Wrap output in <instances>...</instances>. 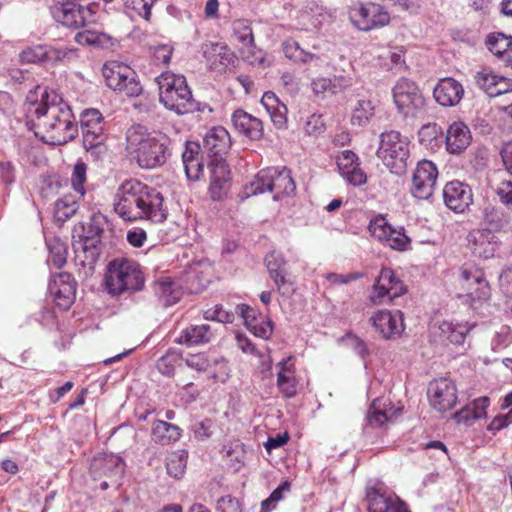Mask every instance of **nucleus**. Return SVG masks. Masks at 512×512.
I'll use <instances>...</instances> for the list:
<instances>
[{
  "label": "nucleus",
  "mask_w": 512,
  "mask_h": 512,
  "mask_svg": "<svg viewBox=\"0 0 512 512\" xmlns=\"http://www.w3.org/2000/svg\"><path fill=\"white\" fill-rule=\"evenodd\" d=\"M35 135L51 145H63L78 134L70 106L56 92L46 90L35 106Z\"/></svg>",
  "instance_id": "nucleus-1"
},
{
  "label": "nucleus",
  "mask_w": 512,
  "mask_h": 512,
  "mask_svg": "<svg viewBox=\"0 0 512 512\" xmlns=\"http://www.w3.org/2000/svg\"><path fill=\"white\" fill-rule=\"evenodd\" d=\"M162 194L154 188L136 180L125 181L114 197V210L125 221L138 219L162 223L167 218Z\"/></svg>",
  "instance_id": "nucleus-2"
},
{
  "label": "nucleus",
  "mask_w": 512,
  "mask_h": 512,
  "mask_svg": "<svg viewBox=\"0 0 512 512\" xmlns=\"http://www.w3.org/2000/svg\"><path fill=\"white\" fill-rule=\"evenodd\" d=\"M170 138L158 131L149 132L137 125L127 133L128 149L134 155L138 165L144 169L162 166L168 157Z\"/></svg>",
  "instance_id": "nucleus-3"
},
{
  "label": "nucleus",
  "mask_w": 512,
  "mask_h": 512,
  "mask_svg": "<svg viewBox=\"0 0 512 512\" xmlns=\"http://www.w3.org/2000/svg\"><path fill=\"white\" fill-rule=\"evenodd\" d=\"M104 284L109 295L121 296L141 291L145 285V276L137 262L119 257L108 263Z\"/></svg>",
  "instance_id": "nucleus-4"
},
{
  "label": "nucleus",
  "mask_w": 512,
  "mask_h": 512,
  "mask_svg": "<svg viewBox=\"0 0 512 512\" xmlns=\"http://www.w3.org/2000/svg\"><path fill=\"white\" fill-rule=\"evenodd\" d=\"M156 82L159 88V100L163 106L176 113L184 115L198 110L192 91L183 75L171 71L161 73Z\"/></svg>",
  "instance_id": "nucleus-5"
},
{
  "label": "nucleus",
  "mask_w": 512,
  "mask_h": 512,
  "mask_svg": "<svg viewBox=\"0 0 512 512\" xmlns=\"http://www.w3.org/2000/svg\"><path fill=\"white\" fill-rule=\"evenodd\" d=\"M409 155V140L406 136L394 130L380 135L377 156L392 173L401 174L406 170Z\"/></svg>",
  "instance_id": "nucleus-6"
},
{
  "label": "nucleus",
  "mask_w": 512,
  "mask_h": 512,
  "mask_svg": "<svg viewBox=\"0 0 512 512\" xmlns=\"http://www.w3.org/2000/svg\"><path fill=\"white\" fill-rule=\"evenodd\" d=\"M102 74L106 85L128 97H137L142 92V86L136 72L123 63L109 61L104 64Z\"/></svg>",
  "instance_id": "nucleus-7"
},
{
  "label": "nucleus",
  "mask_w": 512,
  "mask_h": 512,
  "mask_svg": "<svg viewBox=\"0 0 512 512\" xmlns=\"http://www.w3.org/2000/svg\"><path fill=\"white\" fill-rule=\"evenodd\" d=\"M81 129L85 150L98 159L106 152L103 117L96 109H87L81 114Z\"/></svg>",
  "instance_id": "nucleus-8"
},
{
  "label": "nucleus",
  "mask_w": 512,
  "mask_h": 512,
  "mask_svg": "<svg viewBox=\"0 0 512 512\" xmlns=\"http://www.w3.org/2000/svg\"><path fill=\"white\" fill-rule=\"evenodd\" d=\"M393 101L404 117H416L425 107V98L415 82L401 78L393 87Z\"/></svg>",
  "instance_id": "nucleus-9"
},
{
  "label": "nucleus",
  "mask_w": 512,
  "mask_h": 512,
  "mask_svg": "<svg viewBox=\"0 0 512 512\" xmlns=\"http://www.w3.org/2000/svg\"><path fill=\"white\" fill-rule=\"evenodd\" d=\"M98 5L91 3L83 6L75 0L58 2L52 8V14L56 21L67 27L79 28L95 22V14Z\"/></svg>",
  "instance_id": "nucleus-10"
},
{
  "label": "nucleus",
  "mask_w": 512,
  "mask_h": 512,
  "mask_svg": "<svg viewBox=\"0 0 512 512\" xmlns=\"http://www.w3.org/2000/svg\"><path fill=\"white\" fill-rule=\"evenodd\" d=\"M405 284L396 276L390 268H383L377 277L368 301L373 306H379L392 302L393 299L406 294Z\"/></svg>",
  "instance_id": "nucleus-11"
},
{
  "label": "nucleus",
  "mask_w": 512,
  "mask_h": 512,
  "mask_svg": "<svg viewBox=\"0 0 512 512\" xmlns=\"http://www.w3.org/2000/svg\"><path fill=\"white\" fill-rule=\"evenodd\" d=\"M349 18L359 30L369 31L383 27L390 21V16L384 8L375 3H358L350 7Z\"/></svg>",
  "instance_id": "nucleus-12"
},
{
  "label": "nucleus",
  "mask_w": 512,
  "mask_h": 512,
  "mask_svg": "<svg viewBox=\"0 0 512 512\" xmlns=\"http://www.w3.org/2000/svg\"><path fill=\"white\" fill-rule=\"evenodd\" d=\"M368 230L375 239L394 250L405 251L410 247L411 240L404 228H394L382 215L371 219Z\"/></svg>",
  "instance_id": "nucleus-13"
},
{
  "label": "nucleus",
  "mask_w": 512,
  "mask_h": 512,
  "mask_svg": "<svg viewBox=\"0 0 512 512\" xmlns=\"http://www.w3.org/2000/svg\"><path fill=\"white\" fill-rule=\"evenodd\" d=\"M437 178L438 170L432 161L418 162L412 177L411 194L419 200L429 199L434 193Z\"/></svg>",
  "instance_id": "nucleus-14"
},
{
  "label": "nucleus",
  "mask_w": 512,
  "mask_h": 512,
  "mask_svg": "<svg viewBox=\"0 0 512 512\" xmlns=\"http://www.w3.org/2000/svg\"><path fill=\"white\" fill-rule=\"evenodd\" d=\"M461 287L467 301L475 303L476 301L487 300L490 296V287L482 270L474 267L463 268L461 271Z\"/></svg>",
  "instance_id": "nucleus-15"
},
{
  "label": "nucleus",
  "mask_w": 512,
  "mask_h": 512,
  "mask_svg": "<svg viewBox=\"0 0 512 512\" xmlns=\"http://www.w3.org/2000/svg\"><path fill=\"white\" fill-rule=\"evenodd\" d=\"M77 283L71 274L61 272L53 276L48 285V291L55 305L68 310L76 298Z\"/></svg>",
  "instance_id": "nucleus-16"
},
{
  "label": "nucleus",
  "mask_w": 512,
  "mask_h": 512,
  "mask_svg": "<svg viewBox=\"0 0 512 512\" xmlns=\"http://www.w3.org/2000/svg\"><path fill=\"white\" fill-rule=\"evenodd\" d=\"M370 323L386 340L399 337L405 329L403 313L400 310H378L371 316Z\"/></svg>",
  "instance_id": "nucleus-17"
},
{
  "label": "nucleus",
  "mask_w": 512,
  "mask_h": 512,
  "mask_svg": "<svg viewBox=\"0 0 512 512\" xmlns=\"http://www.w3.org/2000/svg\"><path fill=\"white\" fill-rule=\"evenodd\" d=\"M431 406L439 412L452 409L457 402V389L453 381L440 378L432 381L428 387Z\"/></svg>",
  "instance_id": "nucleus-18"
},
{
  "label": "nucleus",
  "mask_w": 512,
  "mask_h": 512,
  "mask_svg": "<svg viewBox=\"0 0 512 512\" xmlns=\"http://www.w3.org/2000/svg\"><path fill=\"white\" fill-rule=\"evenodd\" d=\"M90 470L95 480L107 477L115 484L124 473V462L118 455L100 454L93 458Z\"/></svg>",
  "instance_id": "nucleus-19"
},
{
  "label": "nucleus",
  "mask_w": 512,
  "mask_h": 512,
  "mask_svg": "<svg viewBox=\"0 0 512 512\" xmlns=\"http://www.w3.org/2000/svg\"><path fill=\"white\" fill-rule=\"evenodd\" d=\"M445 205L455 213H463L473 202L471 188L460 181L448 182L443 189Z\"/></svg>",
  "instance_id": "nucleus-20"
},
{
  "label": "nucleus",
  "mask_w": 512,
  "mask_h": 512,
  "mask_svg": "<svg viewBox=\"0 0 512 512\" xmlns=\"http://www.w3.org/2000/svg\"><path fill=\"white\" fill-rule=\"evenodd\" d=\"M368 512H411L406 503L395 495L380 488H370L366 492Z\"/></svg>",
  "instance_id": "nucleus-21"
},
{
  "label": "nucleus",
  "mask_w": 512,
  "mask_h": 512,
  "mask_svg": "<svg viewBox=\"0 0 512 512\" xmlns=\"http://www.w3.org/2000/svg\"><path fill=\"white\" fill-rule=\"evenodd\" d=\"M468 245L471 252L483 259L492 258L498 248V239L489 229L473 230L468 236Z\"/></svg>",
  "instance_id": "nucleus-22"
},
{
  "label": "nucleus",
  "mask_w": 512,
  "mask_h": 512,
  "mask_svg": "<svg viewBox=\"0 0 512 512\" xmlns=\"http://www.w3.org/2000/svg\"><path fill=\"white\" fill-rule=\"evenodd\" d=\"M464 96V88L460 82L451 77L442 78L433 89L435 101L443 107H454Z\"/></svg>",
  "instance_id": "nucleus-23"
},
{
  "label": "nucleus",
  "mask_w": 512,
  "mask_h": 512,
  "mask_svg": "<svg viewBox=\"0 0 512 512\" xmlns=\"http://www.w3.org/2000/svg\"><path fill=\"white\" fill-rule=\"evenodd\" d=\"M202 53L209 68L217 72L225 71L234 58L227 45L220 42L204 43Z\"/></svg>",
  "instance_id": "nucleus-24"
},
{
  "label": "nucleus",
  "mask_w": 512,
  "mask_h": 512,
  "mask_svg": "<svg viewBox=\"0 0 512 512\" xmlns=\"http://www.w3.org/2000/svg\"><path fill=\"white\" fill-rule=\"evenodd\" d=\"M337 166L341 176L351 185L360 186L367 180L365 173L359 166L357 155L345 150L337 157Z\"/></svg>",
  "instance_id": "nucleus-25"
},
{
  "label": "nucleus",
  "mask_w": 512,
  "mask_h": 512,
  "mask_svg": "<svg viewBox=\"0 0 512 512\" xmlns=\"http://www.w3.org/2000/svg\"><path fill=\"white\" fill-rule=\"evenodd\" d=\"M402 412V408H394L387 398H376L367 413L366 420L370 427H382Z\"/></svg>",
  "instance_id": "nucleus-26"
},
{
  "label": "nucleus",
  "mask_w": 512,
  "mask_h": 512,
  "mask_svg": "<svg viewBox=\"0 0 512 512\" xmlns=\"http://www.w3.org/2000/svg\"><path fill=\"white\" fill-rule=\"evenodd\" d=\"M472 135L469 127L462 121H455L446 131V149L451 154H460L471 144Z\"/></svg>",
  "instance_id": "nucleus-27"
},
{
  "label": "nucleus",
  "mask_w": 512,
  "mask_h": 512,
  "mask_svg": "<svg viewBox=\"0 0 512 512\" xmlns=\"http://www.w3.org/2000/svg\"><path fill=\"white\" fill-rule=\"evenodd\" d=\"M229 168L221 159H215L210 163L209 192L213 200H221L229 188Z\"/></svg>",
  "instance_id": "nucleus-28"
},
{
  "label": "nucleus",
  "mask_w": 512,
  "mask_h": 512,
  "mask_svg": "<svg viewBox=\"0 0 512 512\" xmlns=\"http://www.w3.org/2000/svg\"><path fill=\"white\" fill-rule=\"evenodd\" d=\"M203 145L210 155L222 158L230 150L232 142L229 132L222 126H216L207 131Z\"/></svg>",
  "instance_id": "nucleus-29"
},
{
  "label": "nucleus",
  "mask_w": 512,
  "mask_h": 512,
  "mask_svg": "<svg viewBox=\"0 0 512 512\" xmlns=\"http://www.w3.org/2000/svg\"><path fill=\"white\" fill-rule=\"evenodd\" d=\"M231 121L236 131L251 140H258L263 136L262 121L242 109L232 114Z\"/></svg>",
  "instance_id": "nucleus-30"
},
{
  "label": "nucleus",
  "mask_w": 512,
  "mask_h": 512,
  "mask_svg": "<svg viewBox=\"0 0 512 512\" xmlns=\"http://www.w3.org/2000/svg\"><path fill=\"white\" fill-rule=\"evenodd\" d=\"M236 310L242 316L245 326L255 336L268 339L272 335L273 327L270 320L258 317L256 312L245 304L238 305Z\"/></svg>",
  "instance_id": "nucleus-31"
},
{
  "label": "nucleus",
  "mask_w": 512,
  "mask_h": 512,
  "mask_svg": "<svg viewBox=\"0 0 512 512\" xmlns=\"http://www.w3.org/2000/svg\"><path fill=\"white\" fill-rule=\"evenodd\" d=\"M277 387L287 398L297 393L298 381L296 379V368L293 357L289 356L278 363Z\"/></svg>",
  "instance_id": "nucleus-32"
},
{
  "label": "nucleus",
  "mask_w": 512,
  "mask_h": 512,
  "mask_svg": "<svg viewBox=\"0 0 512 512\" xmlns=\"http://www.w3.org/2000/svg\"><path fill=\"white\" fill-rule=\"evenodd\" d=\"M182 161L186 176L191 181H197L203 175L204 166L200 146L194 142H187L182 153Z\"/></svg>",
  "instance_id": "nucleus-33"
},
{
  "label": "nucleus",
  "mask_w": 512,
  "mask_h": 512,
  "mask_svg": "<svg viewBox=\"0 0 512 512\" xmlns=\"http://www.w3.org/2000/svg\"><path fill=\"white\" fill-rule=\"evenodd\" d=\"M486 46L500 62L512 68V36L492 33L486 38Z\"/></svg>",
  "instance_id": "nucleus-34"
},
{
  "label": "nucleus",
  "mask_w": 512,
  "mask_h": 512,
  "mask_svg": "<svg viewBox=\"0 0 512 512\" xmlns=\"http://www.w3.org/2000/svg\"><path fill=\"white\" fill-rule=\"evenodd\" d=\"M472 328L473 326L467 322L442 321L438 325L439 338L443 342L460 345Z\"/></svg>",
  "instance_id": "nucleus-35"
},
{
  "label": "nucleus",
  "mask_w": 512,
  "mask_h": 512,
  "mask_svg": "<svg viewBox=\"0 0 512 512\" xmlns=\"http://www.w3.org/2000/svg\"><path fill=\"white\" fill-rule=\"evenodd\" d=\"M212 332L208 324L191 325L183 329L175 342L180 345L196 346L208 343Z\"/></svg>",
  "instance_id": "nucleus-36"
},
{
  "label": "nucleus",
  "mask_w": 512,
  "mask_h": 512,
  "mask_svg": "<svg viewBox=\"0 0 512 512\" xmlns=\"http://www.w3.org/2000/svg\"><path fill=\"white\" fill-rule=\"evenodd\" d=\"M261 104L269 114L271 121L277 128H282L287 122V107L280 102L276 94L267 91L263 94Z\"/></svg>",
  "instance_id": "nucleus-37"
},
{
  "label": "nucleus",
  "mask_w": 512,
  "mask_h": 512,
  "mask_svg": "<svg viewBox=\"0 0 512 512\" xmlns=\"http://www.w3.org/2000/svg\"><path fill=\"white\" fill-rule=\"evenodd\" d=\"M154 291L165 306L177 303L182 295L181 286L170 277H161L154 284Z\"/></svg>",
  "instance_id": "nucleus-38"
},
{
  "label": "nucleus",
  "mask_w": 512,
  "mask_h": 512,
  "mask_svg": "<svg viewBox=\"0 0 512 512\" xmlns=\"http://www.w3.org/2000/svg\"><path fill=\"white\" fill-rule=\"evenodd\" d=\"M271 193L274 200H279L285 196H290L295 192L296 186L291 177L290 171L286 168H275V174L272 175Z\"/></svg>",
  "instance_id": "nucleus-39"
},
{
  "label": "nucleus",
  "mask_w": 512,
  "mask_h": 512,
  "mask_svg": "<svg viewBox=\"0 0 512 512\" xmlns=\"http://www.w3.org/2000/svg\"><path fill=\"white\" fill-rule=\"evenodd\" d=\"M152 437L155 442L168 445L180 439L181 429L177 425L157 420L152 426Z\"/></svg>",
  "instance_id": "nucleus-40"
},
{
  "label": "nucleus",
  "mask_w": 512,
  "mask_h": 512,
  "mask_svg": "<svg viewBox=\"0 0 512 512\" xmlns=\"http://www.w3.org/2000/svg\"><path fill=\"white\" fill-rule=\"evenodd\" d=\"M210 271L211 266L208 263H195L186 272V282L191 284V289H203L210 282Z\"/></svg>",
  "instance_id": "nucleus-41"
},
{
  "label": "nucleus",
  "mask_w": 512,
  "mask_h": 512,
  "mask_svg": "<svg viewBox=\"0 0 512 512\" xmlns=\"http://www.w3.org/2000/svg\"><path fill=\"white\" fill-rule=\"evenodd\" d=\"M48 249V265H52L56 269H61L67 262V246L58 237H50L46 239Z\"/></svg>",
  "instance_id": "nucleus-42"
},
{
  "label": "nucleus",
  "mask_w": 512,
  "mask_h": 512,
  "mask_svg": "<svg viewBox=\"0 0 512 512\" xmlns=\"http://www.w3.org/2000/svg\"><path fill=\"white\" fill-rule=\"evenodd\" d=\"M375 115V105L371 100L359 99L352 111L351 123L356 126H365Z\"/></svg>",
  "instance_id": "nucleus-43"
},
{
  "label": "nucleus",
  "mask_w": 512,
  "mask_h": 512,
  "mask_svg": "<svg viewBox=\"0 0 512 512\" xmlns=\"http://www.w3.org/2000/svg\"><path fill=\"white\" fill-rule=\"evenodd\" d=\"M282 50L287 58L297 63L307 64L317 58L315 54L301 48L300 44L292 38L283 41Z\"/></svg>",
  "instance_id": "nucleus-44"
},
{
  "label": "nucleus",
  "mask_w": 512,
  "mask_h": 512,
  "mask_svg": "<svg viewBox=\"0 0 512 512\" xmlns=\"http://www.w3.org/2000/svg\"><path fill=\"white\" fill-rule=\"evenodd\" d=\"M419 142L427 149L435 150L442 142V131L436 123L423 125L418 132Z\"/></svg>",
  "instance_id": "nucleus-45"
},
{
  "label": "nucleus",
  "mask_w": 512,
  "mask_h": 512,
  "mask_svg": "<svg viewBox=\"0 0 512 512\" xmlns=\"http://www.w3.org/2000/svg\"><path fill=\"white\" fill-rule=\"evenodd\" d=\"M78 196L64 195L54 207V217L58 222H65L78 210Z\"/></svg>",
  "instance_id": "nucleus-46"
},
{
  "label": "nucleus",
  "mask_w": 512,
  "mask_h": 512,
  "mask_svg": "<svg viewBox=\"0 0 512 512\" xmlns=\"http://www.w3.org/2000/svg\"><path fill=\"white\" fill-rule=\"evenodd\" d=\"M237 347L246 354L255 355L262 359L261 362V371L269 372L272 368V359L270 355L261 354L255 347V345L251 342V340L242 333H237L235 336Z\"/></svg>",
  "instance_id": "nucleus-47"
},
{
  "label": "nucleus",
  "mask_w": 512,
  "mask_h": 512,
  "mask_svg": "<svg viewBox=\"0 0 512 512\" xmlns=\"http://www.w3.org/2000/svg\"><path fill=\"white\" fill-rule=\"evenodd\" d=\"M273 174H275L274 167L259 171L254 177V180L250 183L248 193L251 195L263 194L265 192L271 193V181Z\"/></svg>",
  "instance_id": "nucleus-48"
},
{
  "label": "nucleus",
  "mask_w": 512,
  "mask_h": 512,
  "mask_svg": "<svg viewBox=\"0 0 512 512\" xmlns=\"http://www.w3.org/2000/svg\"><path fill=\"white\" fill-rule=\"evenodd\" d=\"M156 0H123L128 15L131 18H142L146 21L150 20L151 8Z\"/></svg>",
  "instance_id": "nucleus-49"
},
{
  "label": "nucleus",
  "mask_w": 512,
  "mask_h": 512,
  "mask_svg": "<svg viewBox=\"0 0 512 512\" xmlns=\"http://www.w3.org/2000/svg\"><path fill=\"white\" fill-rule=\"evenodd\" d=\"M87 165L82 161L78 160L73 167V171L71 174V185L74 192L78 195V199H82L85 194V183L87 180Z\"/></svg>",
  "instance_id": "nucleus-50"
},
{
  "label": "nucleus",
  "mask_w": 512,
  "mask_h": 512,
  "mask_svg": "<svg viewBox=\"0 0 512 512\" xmlns=\"http://www.w3.org/2000/svg\"><path fill=\"white\" fill-rule=\"evenodd\" d=\"M187 463V454L185 451H177L170 454L166 463L167 473L174 477L183 476Z\"/></svg>",
  "instance_id": "nucleus-51"
},
{
  "label": "nucleus",
  "mask_w": 512,
  "mask_h": 512,
  "mask_svg": "<svg viewBox=\"0 0 512 512\" xmlns=\"http://www.w3.org/2000/svg\"><path fill=\"white\" fill-rule=\"evenodd\" d=\"M110 38L94 30H83L75 35V41L80 45L104 46L108 44Z\"/></svg>",
  "instance_id": "nucleus-52"
},
{
  "label": "nucleus",
  "mask_w": 512,
  "mask_h": 512,
  "mask_svg": "<svg viewBox=\"0 0 512 512\" xmlns=\"http://www.w3.org/2000/svg\"><path fill=\"white\" fill-rule=\"evenodd\" d=\"M378 57L381 65L387 70L399 67L404 63V51L397 47L385 49Z\"/></svg>",
  "instance_id": "nucleus-53"
},
{
  "label": "nucleus",
  "mask_w": 512,
  "mask_h": 512,
  "mask_svg": "<svg viewBox=\"0 0 512 512\" xmlns=\"http://www.w3.org/2000/svg\"><path fill=\"white\" fill-rule=\"evenodd\" d=\"M499 75L494 74L492 71L488 69H482L477 72L475 76V81L477 85L484 90L488 96H492L493 91H495V84L497 83Z\"/></svg>",
  "instance_id": "nucleus-54"
},
{
  "label": "nucleus",
  "mask_w": 512,
  "mask_h": 512,
  "mask_svg": "<svg viewBox=\"0 0 512 512\" xmlns=\"http://www.w3.org/2000/svg\"><path fill=\"white\" fill-rule=\"evenodd\" d=\"M47 55L46 45H35L24 49L20 54V58L23 63L47 62Z\"/></svg>",
  "instance_id": "nucleus-55"
},
{
  "label": "nucleus",
  "mask_w": 512,
  "mask_h": 512,
  "mask_svg": "<svg viewBox=\"0 0 512 512\" xmlns=\"http://www.w3.org/2000/svg\"><path fill=\"white\" fill-rule=\"evenodd\" d=\"M233 32L235 37L244 45L253 44L254 36L250 24L246 20H236L233 22Z\"/></svg>",
  "instance_id": "nucleus-56"
},
{
  "label": "nucleus",
  "mask_w": 512,
  "mask_h": 512,
  "mask_svg": "<svg viewBox=\"0 0 512 512\" xmlns=\"http://www.w3.org/2000/svg\"><path fill=\"white\" fill-rule=\"evenodd\" d=\"M265 263L269 275L286 271L287 261L284 255L277 251H271L265 257Z\"/></svg>",
  "instance_id": "nucleus-57"
},
{
  "label": "nucleus",
  "mask_w": 512,
  "mask_h": 512,
  "mask_svg": "<svg viewBox=\"0 0 512 512\" xmlns=\"http://www.w3.org/2000/svg\"><path fill=\"white\" fill-rule=\"evenodd\" d=\"M247 50L245 52V58L251 65H257V66H269L270 63L266 59V54L261 50L258 49L255 45V42L253 44H247L245 45Z\"/></svg>",
  "instance_id": "nucleus-58"
},
{
  "label": "nucleus",
  "mask_w": 512,
  "mask_h": 512,
  "mask_svg": "<svg viewBox=\"0 0 512 512\" xmlns=\"http://www.w3.org/2000/svg\"><path fill=\"white\" fill-rule=\"evenodd\" d=\"M178 356L175 353H166L157 361L158 371L165 376H173L175 373Z\"/></svg>",
  "instance_id": "nucleus-59"
},
{
  "label": "nucleus",
  "mask_w": 512,
  "mask_h": 512,
  "mask_svg": "<svg viewBox=\"0 0 512 512\" xmlns=\"http://www.w3.org/2000/svg\"><path fill=\"white\" fill-rule=\"evenodd\" d=\"M47 62L63 61L76 56V49L70 47H51L47 46Z\"/></svg>",
  "instance_id": "nucleus-60"
},
{
  "label": "nucleus",
  "mask_w": 512,
  "mask_h": 512,
  "mask_svg": "<svg viewBox=\"0 0 512 512\" xmlns=\"http://www.w3.org/2000/svg\"><path fill=\"white\" fill-rule=\"evenodd\" d=\"M330 81V94L332 95L344 92L353 85V78L349 75H334Z\"/></svg>",
  "instance_id": "nucleus-61"
},
{
  "label": "nucleus",
  "mask_w": 512,
  "mask_h": 512,
  "mask_svg": "<svg viewBox=\"0 0 512 512\" xmlns=\"http://www.w3.org/2000/svg\"><path fill=\"white\" fill-rule=\"evenodd\" d=\"M204 316L207 320H213L221 323H231L234 320L233 313L226 311L220 305H216L213 309L207 310Z\"/></svg>",
  "instance_id": "nucleus-62"
},
{
  "label": "nucleus",
  "mask_w": 512,
  "mask_h": 512,
  "mask_svg": "<svg viewBox=\"0 0 512 512\" xmlns=\"http://www.w3.org/2000/svg\"><path fill=\"white\" fill-rule=\"evenodd\" d=\"M185 363L196 371H206L210 366V361L204 353L189 354L185 358Z\"/></svg>",
  "instance_id": "nucleus-63"
},
{
  "label": "nucleus",
  "mask_w": 512,
  "mask_h": 512,
  "mask_svg": "<svg viewBox=\"0 0 512 512\" xmlns=\"http://www.w3.org/2000/svg\"><path fill=\"white\" fill-rule=\"evenodd\" d=\"M325 125L321 115L312 114L307 118L304 125L305 133L308 135H319L324 131Z\"/></svg>",
  "instance_id": "nucleus-64"
}]
</instances>
